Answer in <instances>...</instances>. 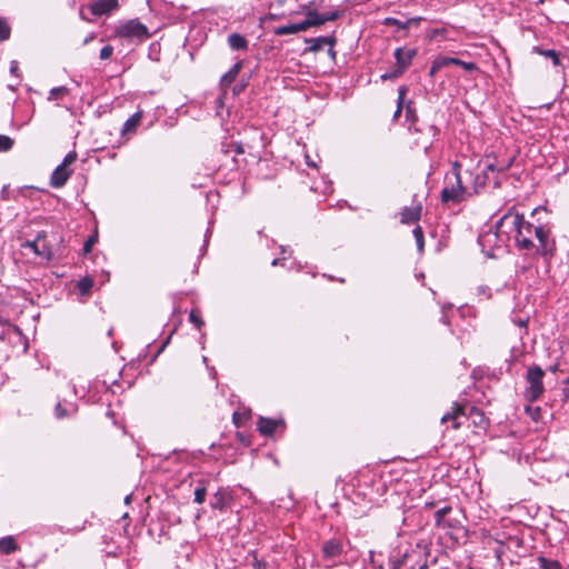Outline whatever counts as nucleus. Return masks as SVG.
I'll use <instances>...</instances> for the list:
<instances>
[{
  "label": "nucleus",
  "mask_w": 569,
  "mask_h": 569,
  "mask_svg": "<svg viewBox=\"0 0 569 569\" xmlns=\"http://www.w3.org/2000/svg\"><path fill=\"white\" fill-rule=\"evenodd\" d=\"M276 33L279 36L298 33L296 24L282 26L277 28Z\"/></svg>",
  "instance_id": "nucleus-27"
},
{
  "label": "nucleus",
  "mask_w": 569,
  "mask_h": 569,
  "mask_svg": "<svg viewBox=\"0 0 569 569\" xmlns=\"http://www.w3.org/2000/svg\"><path fill=\"white\" fill-rule=\"evenodd\" d=\"M450 63H456V66L462 67L468 72L477 70V66L473 62H466L457 58L438 57L432 62L430 76L433 77L439 70H441L445 67H448Z\"/></svg>",
  "instance_id": "nucleus-8"
},
{
  "label": "nucleus",
  "mask_w": 569,
  "mask_h": 569,
  "mask_svg": "<svg viewBox=\"0 0 569 569\" xmlns=\"http://www.w3.org/2000/svg\"><path fill=\"white\" fill-rule=\"evenodd\" d=\"M413 236L416 238L418 249L421 251L423 249V232L419 226L413 229Z\"/></svg>",
  "instance_id": "nucleus-29"
},
{
  "label": "nucleus",
  "mask_w": 569,
  "mask_h": 569,
  "mask_svg": "<svg viewBox=\"0 0 569 569\" xmlns=\"http://www.w3.org/2000/svg\"><path fill=\"white\" fill-rule=\"evenodd\" d=\"M279 425H280L279 420H273V419L261 417L258 421V429L262 435L271 436Z\"/></svg>",
  "instance_id": "nucleus-12"
},
{
  "label": "nucleus",
  "mask_w": 569,
  "mask_h": 569,
  "mask_svg": "<svg viewBox=\"0 0 569 569\" xmlns=\"http://www.w3.org/2000/svg\"><path fill=\"white\" fill-rule=\"evenodd\" d=\"M451 508L450 507H445V508H441L439 510L436 511L435 513V518H436V523L438 526H441L442 521H443V518L446 517V515L448 512H450Z\"/></svg>",
  "instance_id": "nucleus-30"
},
{
  "label": "nucleus",
  "mask_w": 569,
  "mask_h": 569,
  "mask_svg": "<svg viewBox=\"0 0 569 569\" xmlns=\"http://www.w3.org/2000/svg\"><path fill=\"white\" fill-rule=\"evenodd\" d=\"M40 238H38L36 241H28L23 244L24 248L30 249L33 251L37 256L49 260L51 258V252H40L39 247Z\"/></svg>",
  "instance_id": "nucleus-18"
},
{
  "label": "nucleus",
  "mask_w": 569,
  "mask_h": 569,
  "mask_svg": "<svg viewBox=\"0 0 569 569\" xmlns=\"http://www.w3.org/2000/svg\"><path fill=\"white\" fill-rule=\"evenodd\" d=\"M68 92V89L66 87H57V88H53L51 89L50 93H49V100H57L63 96H66Z\"/></svg>",
  "instance_id": "nucleus-25"
},
{
  "label": "nucleus",
  "mask_w": 569,
  "mask_h": 569,
  "mask_svg": "<svg viewBox=\"0 0 569 569\" xmlns=\"http://www.w3.org/2000/svg\"><path fill=\"white\" fill-rule=\"evenodd\" d=\"M422 206L421 203H415L410 207H406L400 212V221L402 223H415L421 217Z\"/></svg>",
  "instance_id": "nucleus-10"
},
{
  "label": "nucleus",
  "mask_w": 569,
  "mask_h": 569,
  "mask_svg": "<svg viewBox=\"0 0 569 569\" xmlns=\"http://www.w3.org/2000/svg\"><path fill=\"white\" fill-rule=\"evenodd\" d=\"M189 319L192 323L197 326V328H201V326L203 325V321L201 320L199 312L196 310H192L190 312Z\"/></svg>",
  "instance_id": "nucleus-34"
},
{
  "label": "nucleus",
  "mask_w": 569,
  "mask_h": 569,
  "mask_svg": "<svg viewBox=\"0 0 569 569\" xmlns=\"http://www.w3.org/2000/svg\"><path fill=\"white\" fill-rule=\"evenodd\" d=\"M10 36V27L7 21L0 18V41L7 40Z\"/></svg>",
  "instance_id": "nucleus-26"
},
{
  "label": "nucleus",
  "mask_w": 569,
  "mask_h": 569,
  "mask_svg": "<svg viewBox=\"0 0 569 569\" xmlns=\"http://www.w3.org/2000/svg\"><path fill=\"white\" fill-rule=\"evenodd\" d=\"M117 34L130 40H146L150 37L148 28L139 20H129L117 28Z\"/></svg>",
  "instance_id": "nucleus-5"
},
{
  "label": "nucleus",
  "mask_w": 569,
  "mask_h": 569,
  "mask_svg": "<svg viewBox=\"0 0 569 569\" xmlns=\"http://www.w3.org/2000/svg\"><path fill=\"white\" fill-rule=\"evenodd\" d=\"M463 415V408L458 405V403H455L453 407H452V410L448 413H446L442 418H441V421L445 423V422H448V421H452L453 422V428L455 429H458L460 423L458 422V419L460 416Z\"/></svg>",
  "instance_id": "nucleus-13"
},
{
  "label": "nucleus",
  "mask_w": 569,
  "mask_h": 569,
  "mask_svg": "<svg viewBox=\"0 0 569 569\" xmlns=\"http://www.w3.org/2000/svg\"><path fill=\"white\" fill-rule=\"evenodd\" d=\"M405 96H406V89L403 87L399 88L398 108L395 112V118L399 117V114L401 113V104L403 102Z\"/></svg>",
  "instance_id": "nucleus-33"
},
{
  "label": "nucleus",
  "mask_w": 569,
  "mask_h": 569,
  "mask_svg": "<svg viewBox=\"0 0 569 569\" xmlns=\"http://www.w3.org/2000/svg\"><path fill=\"white\" fill-rule=\"evenodd\" d=\"M77 160V153L70 152L68 153L62 163L56 168L51 176L50 183L54 188H60L66 184L69 177L72 173V170L70 169V166Z\"/></svg>",
  "instance_id": "nucleus-7"
},
{
  "label": "nucleus",
  "mask_w": 569,
  "mask_h": 569,
  "mask_svg": "<svg viewBox=\"0 0 569 569\" xmlns=\"http://www.w3.org/2000/svg\"><path fill=\"white\" fill-rule=\"evenodd\" d=\"M93 242H94V239H93V238H91V239H89V240L84 243V251H86V252H89V251L91 250V246H92V243H93Z\"/></svg>",
  "instance_id": "nucleus-38"
},
{
  "label": "nucleus",
  "mask_w": 569,
  "mask_h": 569,
  "mask_svg": "<svg viewBox=\"0 0 569 569\" xmlns=\"http://www.w3.org/2000/svg\"><path fill=\"white\" fill-rule=\"evenodd\" d=\"M416 49L398 48L395 51L397 61V69L381 76L383 80L398 78L411 63L412 58L416 56Z\"/></svg>",
  "instance_id": "nucleus-6"
},
{
  "label": "nucleus",
  "mask_w": 569,
  "mask_h": 569,
  "mask_svg": "<svg viewBox=\"0 0 569 569\" xmlns=\"http://www.w3.org/2000/svg\"><path fill=\"white\" fill-rule=\"evenodd\" d=\"M411 22V20L407 21L406 23H402L401 21L395 19V18H387L385 20V24L387 26H397L398 28L405 29L408 27V24Z\"/></svg>",
  "instance_id": "nucleus-32"
},
{
  "label": "nucleus",
  "mask_w": 569,
  "mask_h": 569,
  "mask_svg": "<svg viewBox=\"0 0 569 569\" xmlns=\"http://www.w3.org/2000/svg\"><path fill=\"white\" fill-rule=\"evenodd\" d=\"M487 171H496V170H499L496 164L493 163H488L487 167H486Z\"/></svg>",
  "instance_id": "nucleus-40"
},
{
  "label": "nucleus",
  "mask_w": 569,
  "mask_h": 569,
  "mask_svg": "<svg viewBox=\"0 0 569 569\" xmlns=\"http://www.w3.org/2000/svg\"><path fill=\"white\" fill-rule=\"evenodd\" d=\"M310 43L309 51L317 52L325 47H328V52L331 57H335L333 44L335 38L332 37H319L307 40Z\"/></svg>",
  "instance_id": "nucleus-9"
},
{
  "label": "nucleus",
  "mask_w": 569,
  "mask_h": 569,
  "mask_svg": "<svg viewBox=\"0 0 569 569\" xmlns=\"http://www.w3.org/2000/svg\"><path fill=\"white\" fill-rule=\"evenodd\" d=\"M96 38V34L94 33H90L84 40H83V44H87L89 43L90 41H92L93 39Z\"/></svg>",
  "instance_id": "nucleus-39"
},
{
  "label": "nucleus",
  "mask_w": 569,
  "mask_h": 569,
  "mask_svg": "<svg viewBox=\"0 0 569 569\" xmlns=\"http://www.w3.org/2000/svg\"><path fill=\"white\" fill-rule=\"evenodd\" d=\"M206 495H207L206 488L203 486L202 487H198L194 490V502L203 503L204 500H206Z\"/></svg>",
  "instance_id": "nucleus-28"
},
{
  "label": "nucleus",
  "mask_w": 569,
  "mask_h": 569,
  "mask_svg": "<svg viewBox=\"0 0 569 569\" xmlns=\"http://www.w3.org/2000/svg\"><path fill=\"white\" fill-rule=\"evenodd\" d=\"M309 17L313 19L315 26H320L327 21L335 20L337 18L336 13H309Z\"/></svg>",
  "instance_id": "nucleus-20"
},
{
  "label": "nucleus",
  "mask_w": 569,
  "mask_h": 569,
  "mask_svg": "<svg viewBox=\"0 0 569 569\" xmlns=\"http://www.w3.org/2000/svg\"><path fill=\"white\" fill-rule=\"evenodd\" d=\"M13 146V140L4 134H0V152L9 151Z\"/></svg>",
  "instance_id": "nucleus-24"
},
{
  "label": "nucleus",
  "mask_w": 569,
  "mask_h": 569,
  "mask_svg": "<svg viewBox=\"0 0 569 569\" xmlns=\"http://www.w3.org/2000/svg\"><path fill=\"white\" fill-rule=\"evenodd\" d=\"M540 53L552 59V62L555 66H558L560 63L559 56L556 51L547 50V51H540Z\"/></svg>",
  "instance_id": "nucleus-35"
},
{
  "label": "nucleus",
  "mask_w": 569,
  "mask_h": 569,
  "mask_svg": "<svg viewBox=\"0 0 569 569\" xmlns=\"http://www.w3.org/2000/svg\"><path fill=\"white\" fill-rule=\"evenodd\" d=\"M236 151L237 153H243V149L241 148V146H237Z\"/></svg>",
  "instance_id": "nucleus-42"
},
{
  "label": "nucleus",
  "mask_w": 569,
  "mask_h": 569,
  "mask_svg": "<svg viewBox=\"0 0 569 569\" xmlns=\"http://www.w3.org/2000/svg\"><path fill=\"white\" fill-rule=\"evenodd\" d=\"M505 224H510L516 231V243L518 248L527 251H532L535 242L531 240V236L535 234V226L530 222L525 221L523 216L519 213H506L499 221L498 228Z\"/></svg>",
  "instance_id": "nucleus-1"
},
{
  "label": "nucleus",
  "mask_w": 569,
  "mask_h": 569,
  "mask_svg": "<svg viewBox=\"0 0 569 569\" xmlns=\"http://www.w3.org/2000/svg\"><path fill=\"white\" fill-rule=\"evenodd\" d=\"M543 370L538 366H533L528 369L526 379L529 386L526 390L525 396L529 401L538 400L540 396L543 393Z\"/></svg>",
  "instance_id": "nucleus-3"
},
{
  "label": "nucleus",
  "mask_w": 569,
  "mask_h": 569,
  "mask_svg": "<svg viewBox=\"0 0 569 569\" xmlns=\"http://www.w3.org/2000/svg\"><path fill=\"white\" fill-rule=\"evenodd\" d=\"M18 70V63L16 61H13L11 63V72H16Z\"/></svg>",
  "instance_id": "nucleus-41"
},
{
  "label": "nucleus",
  "mask_w": 569,
  "mask_h": 569,
  "mask_svg": "<svg viewBox=\"0 0 569 569\" xmlns=\"http://www.w3.org/2000/svg\"><path fill=\"white\" fill-rule=\"evenodd\" d=\"M18 549V546L13 539V537H4L0 539V552L4 555H9L14 552Z\"/></svg>",
  "instance_id": "nucleus-17"
},
{
  "label": "nucleus",
  "mask_w": 569,
  "mask_h": 569,
  "mask_svg": "<svg viewBox=\"0 0 569 569\" xmlns=\"http://www.w3.org/2000/svg\"><path fill=\"white\" fill-rule=\"evenodd\" d=\"M540 566L542 569H562L561 565L557 560L539 558Z\"/></svg>",
  "instance_id": "nucleus-23"
},
{
  "label": "nucleus",
  "mask_w": 569,
  "mask_h": 569,
  "mask_svg": "<svg viewBox=\"0 0 569 569\" xmlns=\"http://www.w3.org/2000/svg\"><path fill=\"white\" fill-rule=\"evenodd\" d=\"M241 62H237L227 73L223 74L222 82L224 84H230L231 82H233L241 70Z\"/></svg>",
  "instance_id": "nucleus-19"
},
{
  "label": "nucleus",
  "mask_w": 569,
  "mask_h": 569,
  "mask_svg": "<svg viewBox=\"0 0 569 569\" xmlns=\"http://www.w3.org/2000/svg\"><path fill=\"white\" fill-rule=\"evenodd\" d=\"M229 501V496L226 490L219 489L212 497L211 507L214 509L222 510L226 508Z\"/></svg>",
  "instance_id": "nucleus-14"
},
{
  "label": "nucleus",
  "mask_w": 569,
  "mask_h": 569,
  "mask_svg": "<svg viewBox=\"0 0 569 569\" xmlns=\"http://www.w3.org/2000/svg\"><path fill=\"white\" fill-rule=\"evenodd\" d=\"M40 252H51L49 249H47L44 246L40 249Z\"/></svg>",
  "instance_id": "nucleus-43"
},
{
  "label": "nucleus",
  "mask_w": 569,
  "mask_h": 569,
  "mask_svg": "<svg viewBox=\"0 0 569 569\" xmlns=\"http://www.w3.org/2000/svg\"><path fill=\"white\" fill-rule=\"evenodd\" d=\"M93 286V280L89 277H86L79 280L77 287L81 295H88Z\"/></svg>",
  "instance_id": "nucleus-22"
},
{
  "label": "nucleus",
  "mask_w": 569,
  "mask_h": 569,
  "mask_svg": "<svg viewBox=\"0 0 569 569\" xmlns=\"http://www.w3.org/2000/svg\"><path fill=\"white\" fill-rule=\"evenodd\" d=\"M295 24H296L297 31L301 32V31H306L310 27H313L315 22H313V19H311L309 17L307 20H305V21H302L300 23H295Z\"/></svg>",
  "instance_id": "nucleus-31"
},
{
  "label": "nucleus",
  "mask_w": 569,
  "mask_h": 569,
  "mask_svg": "<svg viewBox=\"0 0 569 569\" xmlns=\"http://www.w3.org/2000/svg\"><path fill=\"white\" fill-rule=\"evenodd\" d=\"M56 415L58 418H64L67 416L66 409H63L60 403L56 406Z\"/></svg>",
  "instance_id": "nucleus-37"
},
{
  "label": "nucleus",
  "mask_w": 569,
  "mask_h": 569,
  "mask_svg": "<svg viewBox=\"0 0 569 569\" xmlns=\"http://www.w3.org/2000/svg\"><path fill=\"white\" fill-rule=\"evenodd\" d=\"M460 169V163L456 161L452 164L451 171L446 174L445 187L441 191V200L443 202H460L465 199L467 189L462 184Z\"/></svg>",
  "instance_id": "nucleus-2"
},
{
  "label": "nucleus",
  "mask_w": 569,
  "mask_h": 569,
  "mask_svg": "<svg viewBox=\"0 0 569 569\" xmlns=\"http://www.w3.org/2000/svg\"><path fill=\"white\" fill-rule=\"evenodd\" d=\"M229 46L234 50L246 49L248 46V41L244 37L239 33H232L228 38Z\"/></svg>",
  "instance_id": "nucleus-16"
},
{
  "label": "nucleus",
  "mask_w": 569,
  "mask_h": 569,
  "mask_svg": "<svg viewBox=\"0 0 569 569\" xmlns=\"http://www.w3.org/2000/svg\"><path fill=\"white\" fill-rule=\"evenodd\" d=\"M551 230L548 226L541 224L535 228V237L538 243H535V248L531 252H536L541 256H552L556 250L555 240L550 238Z\"/></svg>",
  "instance_id": "nucleus-4"
},
{
  "label": "nucleus",
  "mask_w": 569,
  "mask_h": 569,
  "mask_svg": "<svg viewBox=\"0 0 569 569\" xmlns=\"http://www.w3.org/2000/svg\"><path fill=\"white\" fill-rule=\"evenodd\" d=\"M113 53V48L111 46H106L100 51V58L102 60L109 59Z\"/></svg>",
  "instance_id": "nucleus-36"
},
{
  "label": "nucleus",
  "mask_w": 569,
  "mask_h": 569,
  "mask_svg": "<svg viewBox=\"0 0 569 569\" xmlns=\"http://www.w3.org/2000/svg\"><path fill=\"white\" fill-rule=\"evenodd\" d=\"M323 556L326 558H335L341 552V543L337 540H329L323 545Z\"/></svg>",
  "instance_id": "nucleus-15"
},
{
  "label": "nucleus",
  "mask_w": 569,
  "mask_h": 569,
  "mask_svg": "<svg viewBox=\"0 0 569 569\" xmlns=\"http://www.w3.org/2000/svg\"><path fill=\"white\" fill-rule=\"evenodd\" d=\"M485 182H486V181H485V179H483V180H481V181L479 182V184H480V186H483V184H485Z\"/></svg>",
  "instance_id": "nucleus-44"
},
{
  "label": "nucleus",
  "mask_w": 569,
  "mask_h": 569,
  "mask_svg": "<svg viewBox=\"0 0 569 569\" xmlns=\"http://www.w3.org/2000/svg\"><path fill=\"white\" fill-rule=\"evenodd\" d=\"M141 113L140 112H137L134 113L133 116H131L124 123V127H123V131L124 132H130L132 130L136 129V127L140 123L141 121Z\"/></svg>",
  "instance_id": "nucleus-21"
},
{
  "label": "nucleus",
  "mask_w": 569,
  "mask_h": 569,
  "mask_svg": "<svg viewBox=\"0 0 569 569\" xmlns=\"http://www.w3.org/2000/svg\"><path fill=\"white\" fill-rule=\"evenodd\" d=\"M118 0H97L90 6V10L94 16H102L117 9Z\"/></svg>",
  "instance_id": "nucleus-11"
}]
</instances>
